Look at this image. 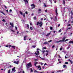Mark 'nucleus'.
Masks as SVG:
<instances>
[{"label":"nucleus","mask_w":73,"mask_h":73,"mask_svg":"<svg viewBox=\"0 0 73 73\" xmlns=\"http://www.w3.org/2000/svg\"><path fill=\"white\" fill-rule=\"evenodd\" d=\"M31 6V7H33L31 8V9H33V8H35V7H36V6L34 4H32Z\"/></svg>","instance_id":"obj_2"},{"label":"nucleus","mask_w":73,"mask_h":73,"mask_svg":"<svg viewBox=\"0 0 73 73\" xmlns=\"http://www.w3.org/2000/svg\"><path fill=\"white\" fill-rule=\"evenodd\" d=\"M65 38V37H64L63 38H62V41H65V38Z\"/></svg>","instance_id":"obj_10"},{"label":"nucleus","mask_w":73,"mask_h":73,"mask_svg":"<svg viewBox=\"0 0 73 73\" xmlns=\"http://www.w3.org/2000/svg\"><path fill=\"white\" fill-rule=\"evenodd\" d=\"M63 2L64 5H65V0H63Z\"/></svg>","instance_id":"obj_21"},{"label":"nucleus","mask_w":73,"mask_h":73,"mask_svg":"<svg viewBox=\"0 0 73 73\" xmlns=\"http://www.w3.org/2000/svg\"><path fill=\"white\" fill-rule=\"evenodd\" d=\"M44 66H45V65H47V64L46 63H45L44 64Z\"/></svg>","instance_id":"obj_57"},{"label":"nucleus","mask_w":73,"mask_h":73,"mask_svg":"<svg viewBox=\"0 0 73 73\" xmlns=\"http://www.w3.org/2000/svg\"><path fill=\"white\" fill-rule=\"evenodd\" d=\"M4 7H5V9H7V7H6L5 5H4Z\"/></svg>","instance_id":"obj_48"},{"label":"nucleus","mask_w":73,"mask_h":73,"mask_svg":"<svg viewBox=\"0 0 73 73\" xmlns=\"http://www.w3.org/2000/svg\"><path fill=\"white\" fill-rule=\"evenodd\" d=\"M44 7H47L46 5L45 4V3L44 4Z\"/></svg>","instance_id":"obj_28"},{"label":"nucleus","mask_w":73,"mask_h":73,"mask_svg":"<svg viewBox=\"0 0 73 73\" xmlns=\"http://www.w3.org/2000/svg\"><path fill=\"white\" fill-rule=\"evenodd\" d=\"M50 35V33H49L48 34H47L46 35V36H49V35Z\"/></svg>","instance_id":"obj_15"},{"label":"nucleus","mask_w":73,"mask_h":73,"mask_svg":"<svg viewBox=\"0 0 73 73\" xmlns=\"http://www.w3.org/2000/svg\"><path fill=\"white\" fill-rule=\"evenodd\" d=\"M34 64H38V63L36 62H34Z\"/></svg>","instance_id":"obj_38"},{"label":"nucleus","mask_w":73,"mask_h":73,"mask_svg":"<svg viewBox=\"0 0 73 73\" xmlns=\"http://www.w3.org/2000/svg\"><path fill=\"white\" fill-rule=\"evenodd\" d=\"M73 44V41L70 40L68 44Z\"/></svg>","instance_id":"obj_9"},{"label":"nucleus","mask_w":73,"mask_h":73,"mask_svg":"<svg viewBox=\"0 0 73 73\" xmlns=\"http://www.w3.org/2000/svg\"><path fill=\"white\" fill-rule=\"evenodd\" d=\"M11 48H13V49H15V46H11Z\"/></svg>","instance_id":"obj_13"},{"label":"nucleus","mask_w":73,"mask_h":73,"mask_svg":"<svg viewBox=\"0 0 73 73\" xmlns=\"http://www.w3.org/2000/svg\"><path fill=\"white\" fill-rule=\"evenodd\" d=\"M44 44H48V42H45L44 43Z\"/></svg>","instance_id":"obj_24"},{"label":"nucleus","mask_w":73,"mask_h":73,"mask_svg":"<svg viewBox=\"0 0 73 73\" xmlns=\"http://www.w3.org/2000/svg\"><path fill=\"white\" fill-rule=\"evenodd\" d=\"M10 72H11V70H8V73H10Z\"/></svg>","instance_id":"obj_35"},{"label":"nucleus","mask_w":73,"mask_h":73,"mask_svg":"<svg viewBox=\"0 0 73 73\" xmlns=\"http://www.w3.org/2000/svg\"><path fill=\"white\" fill-rule=\"evenodd\" d=\"M38 50H40V49H39L38 48H37V51H36V52H35V54H36V55H38V54H39V53H40V52H39V51H38Z\"/></svg>","instance_id":"obj_1"},{"label":"nucleus","mask_w":73,"mask_h":73,"mask_svg":"<svg viewBox=\"0 0 73 73\" xmlns=\"http://www.w3.org/2000/svg\"><path fill=\"white\" fill-rule=\"evenodd\" d=\"M62 72V71H61V70H59L58 71V72Z\"/></svg>","instance_id":"obj_49"},{"label":"nucleus","mask_w":73,"mask_h":73,"mask_svg":"<svg viewBox=\"0 0 73 73\" xmlns=\"http://www.w3.org/2000/svg\"><path fill=\"white\" fill-rule=\"evenodd\" d=\"M36 67H37L38 69L40 68L39 70H41V67H40V66H36Z\"/></svg>","instance_id":"obj_5"},{"label":"nucleus","mask_w":73,"mask_h":73,"mask_svg":"<svg viewBox=\"0 0 73 73\" xmlns=\"http://www.w3.org/2000/svg\"><path fill=\"white\" fill-rule=\"evenodd\" d=\"M12 67V66H9L8 67V68H11Z\"/></svg>","instance_id":"obj_44"},{"label":"nucleus","mask_w":73,"mask_h":73,"mask_svg":"<svg viewBox=\"0 0 73 73\" xmlns=\"http://www.w3.org/2000/svg\"><path fill=\"white\" fill-rule=\"evenodd\" d=\"M68 29H71V28L69 27L68 28Z\"/></svg>","instance_id":"obj_63"},{"label":"nucleus","mask_w":73,"mask_h":73,"mask_svg":"<svg viewBox=\"0 0 73 73\" xmlns=\"http://www.w3.org/2000/svg\"><path fill=\"white\" fill-rule=\"evenodd\" d=\"M50 28L51 31H53V27H50Z\"/></svg>","instance_id":"obj_14"},{"label":"nucleus","mask_w":73,"mask_h":73,"mask_svg":"<svg viewBox=\"0 0 73 73\" xmlns=\"http://www.w3.org/2000/svg\"><path fill=\"white\" fill-rule=\"evenodd\" d=\"M30 29L31 30H33V29H32V27H30Z\"/></svg>","instance_id":"obj_43"},{"label":"nucleus","mask_w":73,"mask_h":73,"mask_svg":"<svg viewBox=\"0 0 73 73\" xmlns=\"http://www.w3.org/2000/svg\"><path fill=\"white\" fill-rule=\"evenodd\" d=\"M38 11H39V12H40L41 11V9H39L38 10Z\"/></svg>","instance_id":"obj_37"},{"label":"nucleus","mask_w":73,"mask_h":73,"mask_svg":"<svg viewBox=\"0 0 73 73\" xmlns=\"http://www.w3.org/2000/svg\"><path fill=\"white\" fill-rule=\"evenodd\" d=\"M44 73V72L43 71V72H38V73Z\"/></svg>","instance_id":"obj_39"},{"label":"nucleus","mask_w":73,"mask_h":73,"mask_svg":"<svg viewBox=\"0 0 73 73\" xmlns=\"http://www.w3.org/2000/svg\"><path fill=\"white\" fill-rule=\"evenodd\" d=\"M71 19H73V17H72V15L71 16Z\"/></svg>","instance_id":"obj_54"},{"label":"nucleus","mask_w":73,"mask_h":73,"mask_svg":"<svg viewBox=\"0 0 73 73\" xmlns=\"http://www.w3.org/2000/svg\"><path fill=\"white\" fill-rule=\"evenodd\" d=\"M45 12H48V10H47V9H46L45 10Z\"/></svg>","instance_id":"obj_53"},{"label":"nucleus","mask_w":73,"mask_h":73,"mask_svg":"<svg viewBox=\"0 0 73 73\" xmlns=\"http://www.w3.org/2000/svg\"><path fill=\"white\" fill-rule=\"evenodd\" d=\"M23 1L25 2L26 4H27H27H28V0H23Z\"/></svg>","instance_id":"obj_6"},{"label":"nucleus","mask_w":73,"mask_h":73,"mask_svg":"<svg viewBox=\"0 0 73 73\" xmlns=\"http://www.w3.org/2000/svg\"><path fill=\"white\" fill-rule=\"evenodd\" d=\"M62 42V40H60L58 41H57V42L58 43V42Z\"/></svg>","instance_id":"obj_17"},{"label":"nucleus","mask_w":73,"mask_h":73,"mask_svg":"<svg viewBox=\"0 0 73 73\" xmlns=\"http://www.w3.org/2000/svg\"><path fill=\"white\" fill-rule=\"evenodd\" d=\"M52 40H50V41H49L48 42H52Z\"/></svg>","instance_id":"obj_46"},{"label":"nucleus","mask_w":73,"mask_h":73,"mask_svg":"<svg viewBox=\"0 0 73 73\" xmlns=\"http://www.w3.org/2000/svg\"><path fill=\"white\" fill-rule=\"evenodd\" d=\"M27 36H25L24 37V40H26V37Z\"/></svg>","instance_id":"obj_18"},{"label":"nucleus","mask_w":73,"mask_h":73,"mask_svg":"<svg viewBox=\"0 0 73 73\" xmlns=\"http://www.w3.org/2000/svg\"><path fill=\"white\" fill-rule=\"evenodd\" d=\"M12 71L14 72H16V70L15 69V67H14L12 69Z\"/></svg>","instance_id":"obj_3"},{"label":"nucleus","mask_w":73,"mask_h":73,"mask_svg":"<svg viewBox=\"0 0 73 73\" xmlns=\"http://www.w3.org/2000/svg\"><path fill=\"white\" fill-rule=\"evenodd\" d=\"M57 20V18H56V17H55V19L54 20V21H56Z\"/></svg>","instance_id":"obj_36"},{"label":"nucleus","mask_w":73,"mask_h":73,"mask_svg":"<svg viewBox=\"0 0 73 73\" xmlns=\"http://www.w3.org/2000/svg\"><path fill=\"white\" fill-rule=\"evenodd\" d=\"M1 13H3V15H5V13H3V12L1 11Z\"/></svg>","instance_id":"obj_30"},{"label":"nucleus","mask_w":73,"mask_h":73,"mask_svg":"<svg viewBox=\"0 0 73 73\" xmlns=\"http://www.w3.org/2000/svg\"><path fill=\"white\" fill-rule=\"evenodd\" d=\"M48 53H47L46 54V56H48Z\"/></svg>","instance_id":"obj_60"},{"label":"nucleus","mask_w":73,"mask_h":73,"mask_svg":"<svg viewBox=\"0 0 73 73\" xmlns=\"http://www.w3.org/2000/svg\"><path fill=\"white\" fill-rule=\"evenodd\" d=\"M15 28H16V30H17V27H15Z\"/></svg>","instance_id":"obj_55"},{"label":"nucleus","mask_w":73,"mask_h":73,"mask_svg":"<svg viewBox=\"0 0 73 73\" xmlns=\"http://www.w3.org/2000/svg\"><path fill=\"white\" fill-rule=\"evenodd\" d=\"M39 24V22H37L36 23V25H38Z\"/></svg>","instance_id":"obj_25"},{"label":"nucleus","mask_w":73,"mask_h":73,"mask_svg":"<svg viewBox=\"0 0 73 73\" xmlns=\"http://www.w3.org/2000/svg\"><path fill=\"white\" fill-rule=\"evenodd\" d=\"M27 65H28V66H31V62H29V63H28L27 64Z\"/></svg>","instance_id":"obj_8"},{"label":"nucleus","mask_w":73,"mask_h":73,"mask_svg":"<svg viewBox=\"0 0 73 73\" xmlns=\"http://www.w3.org/2000/svg\"><path fill=\"white\" fill-rule=\"evenodd\" d=\"M19 31H17V34H19Z\"/></svg>","instance_id":"obj_64"},{"label":"nucleus","mask_w":73,"mask_h":73,"mask_svg":"<svg viewBox=\"0 0 73 73\" xmlns=\"http://www.w3.org/2000/svg\"><path fill=\"white\" fill-rule=\"evenodd\" d=\"M10 31H12V32H15V31H13L12 29H11Z\"/></svg>","instance_id":"obj_42"},{"label":"nucleus","mask_w":73,"mask_h":73,"mask_svg":"<svg viewBox=\"0 0 73 73\" xmlns=\"http://www.w3.org/2000/svg\"><path fill=\"white\" fill-rule=\"evenodd\" d=\"M9 12H12V9H11L10 10Z\"/></svg>","instance_id":"obj_56"},{"label":"nucleus","mask_w":73,"mask_h":73,"mask_svg":"<svg viewBox=\"0 0 73 73\" xmlns=\"http://www.w3.org/2000/svg\"><path fill=\"white\" fill-rule=\"evenodd\" d=\"M66 65L65 64H64V65H63V68H65L66 67Z\"/></svg>","instance_id":"obj_22"},{"label":"nucleus","mask_w":73,"mask_h":73,"mask_svg":"<svg viewBox=\"0 0 73 73\" xmlns=\"http://www.w3.org/2000/svg\"><path fill=\"white\" fill-rule=\"evenodd\" d=\"M32 47H33V48H35L36 46L35 45H33L32 46Z\"/></svg>","instance_id":"obj_33"},{"label":"nucleus","mask_w":73,"mask_h":73,"mask_svg":"<svg viewBox=\"0 0 73 73\" xmlns=\"http://www.w3.org/2000/svg\"><path fill=\"white\" fill-rule=\"evenodd\" d=\"M46 47H43V49H46Z\"/></svg>","instance_id":"obj_45"},{"label":"nucleus","mask_w":73,"mask_h":73,"mask_svg":"<svg viewBox=\"0 0 73 73\" xmlns=\"http://www.w3.org/2000/svg\"><path fill=\"white\" fill-rule=\"evenodd\" d=\"M62 48H60V50H62Z\"/></svg>","instance_id":"obj_51"},{"label":"nucleus","mask_w":73,"mask_h":73,"mask_svg":"<svg viewBox=\"0 0 73 73\" xmlns=\"http://www.w3.org/2000/svg\"><path fill=\"white\" fill-rule=\"evenodd\" d=\"M11 46L10 45H9V48H10V47H11Z\"/></svg>","instance_id":"obj_62"},{"label":"nucleus","mask_w":73,"mask_h":73,"mask_svg":"<svg viewBox=\"0 0 73 73\" xmlns=\"http://www.w3.org/2000/svg\"><path fill=\"white\" fill-rule=\"evenodd\" d=\"M55 12H56V15H58V13H57V8H56V9L55 10Z\"/></svg>","instance_id":"obj_7"},{"label":"nucleus","mask_w":73,"mask_h":73,"mask_svg":"<svg viewBox=\"0 0 73 73\" xmlns=\"http://www.w3.org/2000/svg\"><path fill=\"white\" fill-rule=\"evenodd\" d=\"M68 62H65V64H68Z\"/></svg>","instance_id":"obj_40"},{"label":"nucleus","mask_w":73,"mask_h":73,"mask_svg":"<svg viewBox=\"0 0 73 73\" xmlns=\"http://www.w3.org/2000/svg\"><path fill=\"white\" fill-rule=\"evenodd\" d=\"M29 66H29L28 65H27L26 66V67H27V69H28V68H29Z\"/></svg>","instance_id":"obj_20"},{"label":"nucleus","mask_w":73,"mask_h":73,"mask_svg":"<svg viewBox=\"0 0 73 73\" xmlns=\"http://www.w3.org/2000/svg\"><path fill=\"white\" fill-rule=\"evenodd\" d=\"M68 40H69V39H67L66 40H64V42H66V41H68Z\"/></svg>","instance_id":"obj_34"},{"label":"nucleus","mask_w":73,"mask_h":73,"mask_svg":"<svg viewBox=\"0 0 73 73\" xmlns=\"http://www.w3.org/2000/svg\"><path fill=\"white\" fill-rule=\"evenodd\" d=\"M36 17L35 16L34 17V20H36Z\"/></svg>","instance_id":"obj_26"},{"label":"nucleus","mask_w":73,"mask_h":73,"mask_svg":"<svg viewBox=\"0 0 73 73\" xmlns=\"http://www.w3.org/2000/svg\"><path fill=\"white\" fill-rule=\"evenodd\" d=\"M68 61H69L71 64H72V63H73V62L71 61L70 59H68Z\"/></svg>","instance_id":"obj_12"},{"label":"nucleus","mask_w":73,"mask_h":73,"mask_svg":"<svg viewBox=\"0 0 73 73\" xmlns=\"http://www.w3.org/2000/svg\"><path fill=\"white\" fill-rule=\"evenodd\" d=\"M25 13L26 15H27V14H28V12L27 11H26L25 12Z\"/></svg>","instance_id":"obj_52"},{"label":"nucleus","mask_w":73,"mask_h":73,"mask_svg":"<svg viewBox=\"0 0 73 73\" xmlns=\"http://www.w3.org/2000/svg\"><path fill=\"white\" fill-rule=\"evenodd\" d=\"M26 25H27V27L28 28L27 29H29V25L28 24H26Z\"/></svg>","instance_id":"obj_16"},{"label":"nucleus","mask_w":73,"mask_h":73,"mask_svg":"<svg viewBox=\"0 0 73 73\" xmlns=\"http://www.w3.org/2000/svg\"><path fill=\"white\" fill-rule=\"evenodd\" d=\"M25 13H24L23 14V16L24 17H25Z\"/></svg>","instance_id":"obj_29"},{"label":"nucleus","mask_w":73,"mask_h":73,"mask_svg":"<svg viewBox=\"0 0 73 73\" xmlns=\"http://www.w3.org/2000/svg\"><path fill=\"white\" fill-rule=\"evenodd\" d=\"M71 13L72 15H73V12H72V11H71Z\"/></svg>","instance_id":"obj_32"},{"label":"nucleus","mask_w":73,"mask_h":73,"mask_svg":"<svg viewBox=\"0 0 73 73\" xmlns=\"http://www.w3.org/2000/svg\"><path fill=\"white\" fill-rule=\"evenodd\" d=\"M60 24H59L58 25V27H60Z\"/></svg>","instance_id":"obj_58"},{"label":"nucleus","mask_w":73,"mask_h":73,"mask_svg":"<svg viewBox=\"0 0 73 73\" xmlns=\"http://www.w3.org/2000/svg\"><path fill=\"white\" fill-rule=\"evenodd\" d=\"M5 19H3V20H2V21H3L4 22H5Z\"/></svg>","instance_id":"obj_59"},{"label":"nucleus","mask_w":73,"mask_h":73,"mask_svg":"<svg viewBox=\"0 0 73 73\" xmlns=\"http://www.w3.org/2000/svg\"><path fill=\"white\" fill-rule=\"evenodd\" d=\"M19 62V61H15L13 62V63L14 64H18V63Z\"/></svg>","instance_id":"obj_4"},{"label":"nucleus","mask_w":73,"mask_h":73,"mask_svg":"<svg viewBox=\"0 0 73 73\" xmlns=\"http://www.w3.org/2000/svg\"><path fill=\"white\" fill-rule=\"evenodd\" d=\"M71 25L70 24L68 25V27H70Z\"/></svg>","instance_id":"obj_47"},{"label":"nucleus","mask_w":73,"mask_h":73,"mask_svg":"<svg viewBox=\"0 0 73 73\" xmlns=\"http://www.w3.org/2000/svg\"><path fill=\"white\" fill-rule=\"evenodd\" d=\"M62 31L61 29H60V30H59V32H61Z\"/></svg>","instance_id":"obj_41"},{"label":"nucleus","mask_w":73,"mask_h":73,"mask_svg":"<svg viewBox=\"0 0 73 73\" xmlns=\"http://www.w3.org/2000/svg\"><path fill=\"white\" fill-rule=\"evenodd\" d=\"M19 13L21 15H23V13H22V12L21 11H20Z\"/></svg>","instance_id":"obj_19"},{"label":"nucleus","mask_w":73,"mask_h":73,"mask_svg":"<svg viewBox=\"0 0 73 73\" xmlns=\"http://www.w3.org/2000/svg\"><path fill=\"white\" fill-rule=\"evenodd\" d=\"M34 72H35V73H38V71H37L36 70H35L34 71Z\"/></svg>","instance_id":"obj_27"},{"label":"nucleus","mask_w":73,"mask_h":73,"mask_svg":"<svg viewBox=\"0 0 73 73\" xmlns=\"http://www.w3.org/2000/svg\"><path fill=\"white\" fill-rule=\"evenodd\" d=\"M41 65H43V63H41Z\"/></svg>","instance_id":"obj_61"},{"label":"nucleus","mask_w":73,"mask_h":73,"mask_svg":"<svg viewBox=\"0 0 73 73\" xmlns=\"http://www.w3.org/2000/svg\"><path fill=\"white\" fill-rule=\"evenodd\" d=\"M31 72H33V70H32V68L31 69Z\"/></svg>","instance_id":"obj_50"},{"label":"nucleus","mask_w":73,"mask_h":73,"mask_svg":"<svg viewBox=\"0 0 73 73\" xmlns=\"http://www.w3.org/2000/svg\"><path fill=\"white\" fill-rule=\"evenodd\" d=\"M39 24H40V27H42V22H40V23H39Z\"/></svg>","instance_id":"obj_11"},{"label":"nucleus","mask_w":73,"mask_h":73,"mask_svg":"<svg viewBox=\"0 0 73 73\" xmlns=\"http://www.w3.org/2000/svg\"><path fill=\"white\" fill-rule=\"evenodd\" d=\"M11 27H12V28H13V27H14V26H13V23H12Z\"/></svg>","instance_id":"obj_23"},{"label":"nucleus","mask_w":73,"mask_h":73,"mask_svg":"<svg viewBox=\"0 0 73 73\" xmlns=\"http://www.w3.org/2000/svg\"><path fill=\"white\" fill-rule=\"evenodd\" d=\"M55 46H54V45H53L52 47V48L53 49V48H54Z\"/></svg>","instance_id":"obj_31"}]
</instances>
